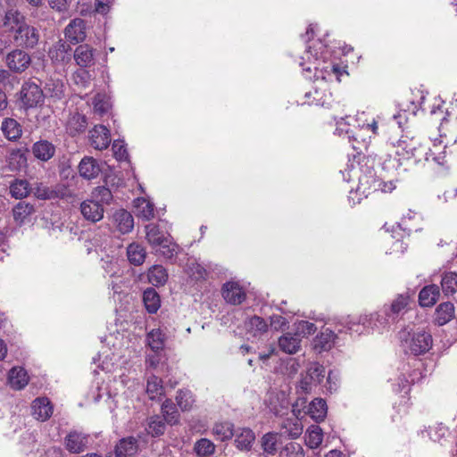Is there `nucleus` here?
Here are the masks:
<instances>
[{"instance_id": "1", "label": "nucleus", "mask_w": 457, "mask_h": 457, "mask_svg": "<svg viewBox=\"0 0 457 457\" xmlns=\"http://www.w3.org/2000/svg\"><path fill=\"white\" fill-rule=\"evenodd\" d=\"M145 231L147 243L156 253L166 259H172L178 255L179 246L172 241L170 235L166 236L157 225L148 224L145 227Z\"/></svg>"}, {"instance_id": "2", "label": "nucleus", "mask_w": 457, "mask_h": 457, "mask_svg": "<svg viewBox=\"0 0 457 457\" xmlns=\"http://www.w3.org/2000/svg\"><path fill=\"white\" fill-rule=\"evenodd\" d=\"M401 347L406 353L424 354L432 347L431 335L423 329L404 328L399 332Z\"/></svg>"}, {"instance_id": "3", "label": "nucleus", "mask_w": 457, "mask_h": 457, "mask_svg": "<svg viewBox=\"0 0 457 457\" xmlns=\"http://www.w3.org/2000/svg\"><path fill=\"white\" fill-rule=\"evenodd\" d=\"M303 59H306L310 63V65L306 67H304L303 62L300 63V65L303 67V70L306 78L312 79L311 73L312 72V70H314L315 79H321L322 80H331L333 77H336L337 79H339V68L330 62H322L321 63L318 53L313 54L312 52L307 51L305 57H303Z\"/></svg>"}, {"instance_id": "4", "label": "nucleus", "mask_w": 457, "mask_h": 457, "mask_svg": "<svg viewBox=\"0 0 457 457\" xmlns=\"http://www.w3.org/2000/svg\"><path fill=\"white\" fill-rule=\"evenodd\" d=\"M324 377L325 368L317 362L311 363L306 372L301 374V378L296 386L297 394H311L312 390L320 384Z\"/></svg>"}, {"instance_id": "5", "label": "nucleus", "mask_w": 457, "mask_h": 457, "mask_svg": "<svg viewBox=\"0 0 457 457\" xmlns=\"http://www.w3.org/2000/svg\"><path fill=\"white\" fill-rule=\"evenodd\" d=\"M45 96L40 87L32 81H26L19 92L20 107L24 110L37 108L44 104Z\"/></svg>"}, {"instance_id": "6", "label": "nucleus", "mask_w": 457, "mask_h": 457, "mask_svg": "<svg viewBox=\"0 0 457 457\" xmlns=\"http://www.w3.org/2000/svg\"><path fill=\"white\" fill-rule=\"evenodd\" d=\"M12 30L14 32V41L19 46L32 48L38 42L39 35L37 30L29 24L19 28L12 26Z\"/></svg>"}, {"instance_id": "7", "label": "nucleus", "mask_w": 457, "mask_h": 457, "mask_svg": "<svg viewBox=\"0 0 457 457\" xmlns=\"http://www.w3.org/2000/svg\"><path fill=\"white\" fill-rule=\"evenodd\" d=\"M379 317L380 315L378 313L361 316L357 321H346L345 327L351 334L355 333L361 335L364 332H368L370 329H373L374 328H380Z\"/></svg>"}, {"instance_id": "8", "label": "nucleus", "mask_w": 457, "mask_h": 457, "mask_svg": "<svg viewBox=\"0 0 457 457\" xmlns=\"http://www.w3.org/2000/svg\"><path fill=\"white\" fill-rule=\"evenodd\" d=\"M408 305V297L403 295H398L391 303L389 307H384L382 313H378L379 325L385 327L390 321H395L396 317L403 311Z\"/></svg>"}, {"instance_id": "9", "label": "nucleus", "mask_w": 457, "mask_h": 457, "mask_svg": "<svg viewBox=\"0 0 457 457\" xmlns=\"http://www.w3.org/2000/svg\"><path fill=\"white\" fill-rule=\"evenodd\" d=\"M5 61L8 68L16 73L24 71L31 62L29 54L20 49L9 53Z\"/></svg>"}, {"instance_id": "10", "label": "nucleus", "mask_w": 457, "mask_h": 457, "mask_svg": "<svg viewBox=\"0 0 457 457\" xmlns=\"http://www.w3.org/2000/svg\"><path fill=\"white\" fill-rule=\"evenodd\" d=\"M64 35L71 44L83 42L87 37L85 21L80 18L71 20L64 29Z\"/></svg>"}, {"instance_id": "11", "label": "nucleus", "mask_w": 457, "mask_h": 457, "mask_svg": "<svg viewBox=\"0 0 457 457\" xmlns=\"http://www.w3.org/2000/svg\"><path fill=\"white\" fill-rule=\"evenodd\" d=\"M395 187L392 182L384 183L379 180H376L372 176H363L359 179V186L356 189V194H361L367 196L370 190L380 189L383 192H390Z\"/></svg>"}, {"instance_id": "12", "label": "nucleus", "mask_w": 457, "mask_h": 457, "mask_svg": "<svg viewBox=\"0 0 457 457\" xmlns=\"http://www.w3.org/2000/svg\"><path fill=\"white\" fill-rule=\"evenodd\" d=\"M88 444V436L79 431H71L64 438V446L71 453L84 452Z\"/></svg>"}, {"instance_id": "13", "label": "nucleus", "mask_w": 457, "mask_h": 457, "mask_svg": "<svg viewBox=\"0 0 457 457\" xmlns=\"http://www.w3.org/2000/svg\"><path fill=\"white\" fill-rule=\"evenodd\" d=\"M90 145L97 150L106 149L111 143L109 129L104 125H96L89 131Z\"/></svg>"}, {"instance_id": "14", "label": "nucleus", "mask_w": 457, "mask_h": 457, "mask_svg": "<svg viewBox=\"0 0 457 457\" xmlns=\"http://www.w3.org/2000/svg\"><path fill=\"white\" fill-rule=\"evenodd\" d=\"M138 451L137 440L133 436L122 438L116 445L114 452L107 457H132Z\"/></svg>"}, {"instance_id": "15", "label": "nucleus", "mask_w": 457, "mask_h": 457, "mask_svg": "<svg viewBox=\"0 0 457 457\" xmlns=\"http://www.w3.org/2000/svg\"><path fill=\"white\" fill-rule=\"evenodd\" d=\"M80 212L84 219L91 222H97L104 217V207L91 197L80 204Z\"/></svg>"}, {"instance_id": "16", "label": "nucleus", "mask_w": 457, "mask_h": 457, "mask_svg": "<svg viewBox=\"0 0 457 457\" xmlns=\"http://www.w3.org/2000/svg\"><path fill=\"white\" fill-rule=\"evenodd\" d=\"M222 295L227 303L234 305L242 303L245 299L244 289L237 282H227L224 284Z\"/></svg>"}, {"instance_id": "17", "label": "nucleus", "mask_w": 457, "mask_h": 457, "mask_svg": "<svg viewBox=\"0 0 457 457\" xmlns=\"http://www.w3.org/2000/svg\"><path fill=\"white\" fill-rule=\"evenodd\" d=\"M95 53L96 50L91 46L79 45L74 51V60L82 68L90 67L95 64Z\"/></svg>"}, {"instance_id": "18", "label": "nucleus", "mask_w": 457, "mask_h": 457, "mask_svg": "<svg viewBox=\"0 0 457 457\" xmlns=\"http://www.w3.org/2000/svg\"><path fill=\"white\" fill-rule=\"evenodd\" d=\"M112 224L121 234H127L134 228V219L130 212L120 209L112 215Z\"/></svg>"}, {"instance_id": "19", "label": "nucleus", "mask_w": 457, "mask_h": 457, "mask_svg": "<svg viewBox=\"0 0 457 457\" xmlns=\"http://www.w3.org/2000/svg\"><path fill=\"white\" fill-rule=\"evenodd\" d=\"M79 175L86 179H93L101 172L99 162L93 157H84L79 164Z\"/></svg>"}, {"instance_id": "20", "label": "nucleus", "mask_w": 457, "mask_h": 457, "mask_svg": "<svg viewBox=\"0 0 457 457\" xmlns=\"http://www.w3.org/2000/svg\"><path fill=\"white\" fill-rule=\"evenodd\" d=\"M1 131L7 140L15 142L22 136V126L15 119L4 118L1 123Z\"/></svg>"}, {"instance_id": "21", "label": "nucleus", "mask_w": 457, "mask_h": 457, "mask_svg": "<svg viewBox=\"0 0 457 457\" xmlns=\"http://www.w3.org/2000/svg\"><path fill=\"white\" fill-rule=\"evenodd\" d=\"M34 212V205L24 201L19 202L12 209L14 221L19 226L29 222Z\"/></svg>"}, {"instance_id": "22", "label": "nucleus", "mask_w": 457, "mask_h": 457, "mask_svg": "<svg viewBox=\"0 0 457 457\" xmlns=\"http://www.w3.org/2000/svg\"><path fill=\"white\" fill-rule=\"evenodd\" d=\"M31 408L33 416L41 421L48 420L53 414V406L46 397L34 400Z\"/></svg>"}, {"instance_id": "23", "label": "nucleus", "mask_w": 457, "mask_h": 457, "mask_svg": "<svg viewBox=\"0 0 457 457\" xmlns=\"http://www.w3.org/2000/svg\"><path fill=\"white\" fill-rule=\"evenodd\" d=\"M278 347L285 353L295 354L301 348V338L296 333H286L278 338Z\"/></svg>"}, {"instance_id": "24", "label": "nucleus", "mask_w": 457, "mask_h": 457, "mask_svg": "<svg viewBox=\"0 0 457 457\" xmlns=\"http://www.w3.org/2000/svg\"><path fill=\"white\" fill-rule=\"evenodd\" d=\"M32 153L37 159L46 162L54 155L55 147L47 140H39L33 144Z\"/></svg>"}, {"instance_id": "25", "label": "nucleus", "mask_w": 457, "mask_h": 457, "mask_svg": "<svg viewBox=\"0 0 457 457\" xmlns=\"http://www.w3.org/2000/svg\"><path fill=\"white\" fill-rule=\"evenodd\" d=\"M8 383L15 390L24 388L29 383L27 371L21 367H14L9 371Z\"/></svg>"}, {"instance_id": "26", "label": "nucleus", "mask_w": 457, "mask_h": 457, "mask_svg": "<svg viewBox=\"0 0 457 457\" xmlns=\"http://www.w3.org/2000/svg\"><path fill=\"white\" fill-rule=\"evenodd\" d=\"M335 333L329 329H323L314 339V348L319 352L328 351L334 345Z\"/></svg>"}, {"instance_id": "27", "label": "nucleus", "mask_w": 457, "mask_h": 457, "mask_svg": "<svg viewBox=\"0 0 457 457\" xmlns=\"http://www.w3.org/2000/svg\"><path fill=\"white\" fill-rule=\"evenodd\" d=\"M235 445L239 450H250L255 440L254 433L250 428H239L236 434Z\"/></svg>"}, {"instance_id": "28", "label": "nucleus", "mask_w": 457, "mask_h": 457, "mask_svg": "<svg viewBox=\"0 0 457 457\" xmlns=\"http://www.w3.org/2000/svg\"><path fill=\"white\" fill-rule=\"evenodd\" d=\"M395 146L396 148V154L402 155L404 158L417 157L420 151L417 148V143L413 139L402 138L397 141Z\"/></svg>"}, {"instance_id": "29", "label": "nucleus", "mask_w": 457, "mask_h": 457, "mask_svg": "<svg viewBox=\"0 0 457 457\" xmlns=\"http://www.w3.org/2000/svg\"><path fill=\"white\" fill-rule=\"evenodd\" d=\"M134 207L137 217L150 220L154 217V205L148 200L139 197L134 201Z\"/></svg>"}, {"instance_id": "30", "label": "nucleus", "mask_w": 457, "mask_h": 457, "mask_svg": "<svg viewBox=\"0 0 457 457\" xmlns=\"http://www.w3.org/2000/svg\"><path fill=\"white\" fill-rule=\"evenodd\" d=\"M87 126V118L79 112L71 113L67 121V131L71 136L83 132Z\"/></svg>"}, {"instance_id": "31", "label": "nucleus", "mask_w": 457, "mask_h": 457, "mask_svg": "<svg viewBox=\"0 0 457 457\" xmlns=\"http://www.w3.org/2000/svg\"><path fill=\"white\" fill-rule=\"evenodd\" d=\"M439 296V288L436 285L425 287L419 295L420 304L424 307L434 305Z\"/></svg>"}, {"instance_id": "32", "label": "nucleus", "mask_w": 457, "mask_h": 457, "mask_svg": "<svg viewBox=\"0 0 457 457\" xmlns=\"http://www.w3.org/2000/svg\"><path fill=\"white\" fill-rule=\"evenodd\" d=\"M306 413L316 421L323 420L327 414L326 402L321 398L314 399L307 406Z\"/></svg>"}, {"instance_id": "33", "label": "nucleus", "mask_w": 457, "mask_h": 457, "mask_svg": "<svg viewBox=\"0 0 457 457\" xmlns=\"http://www.w3.org/2000/svg\"><path fill=\"white\" fill-rule=\"evenodd\" d=\"M279 435L278 433H266L261 439L262 448L266 457L273 456L278 451Z\"/></svg>"}, {"instance_id": "34", "label": "nucleus", "mask_w": 457, "mask_h": 457, "mask_svg": "<svg viewBox=\"0 0 457 457\" xmlns=\"http://www.w3.org/2000/svg\"><path fill=\"white\" fill-rule=\"evenodd\" d=\"M127 256L131 264L137 266L145 262L146 252L141 245L132 243L127 247Z\"/></svg>"}, {"instance_id": "35", "label": "nucleus", "mask_w": 457, "mask_h": 457, "mask_svg": "<svg viewBox=\"0 0 457 457\" xmlns=\"http://www.w3.org/2000/svg\"><path fill=\"white\" fill-rule=\"evenodd\" d=\"M248 333L253 337H258L267 332L268 323L264 319L259 316L251 317L245 323Z\"/></svg>"}, {"instance_id": "36", "label": "nucleus", "mask_w": 457, "mask_h": 457, "mask_svg": "<svg viewBox=\"0 0 457 457\" xmlns=\"http://www.w3.org/2000/svg\"><path fill=\"white\" fill-rule=\"evenodd\" d=\"M143 301L146 310L150 313H155L161 306L160 296L153 288H147L144 292Z\"/></svg>"}, {"instance_id": "37", "label": "nucleus", "mask_w": 457, "mask_h": 457, "mask_svg": "<svg viewBox=\"0 0 457 457\" xmlns=\"http://www.w3.org/2000/svg\"><path fill=\"white\" fill-rule=\"evenodd\" d=\"M323 440V433L321 428L317 425L311 426L305 435V443L312 448L315 449L320 445Z\"/></svg>"}, {"instance_id": "38", "label": "nucleus", "mask_w": 457, "mask_h": 457, "mask_svg": "<svg viewBox=\"0 0 457 457\" xmlns=\"http://www.w3.org/2000/svg\"><path fill=\"white\" fill-rule=\"evenodd\" d=\"M168 279L166 270L162 265H154L148 270V280L154 286L163 285Z\"/></svg>"}, {"instance_id": "39", "label": "nucleus", "mask_w": 457, "mask_h": 457, "mask_svg": "<svg viewBox=\"0 0 457 457\" xmlns=\"http://www.w3.org/2000/svg\"><path fill=\"white\" fill-rule=\"evenodd\" d=\"M164 343L165 335L160 328L152 329L147 334V344L153 351L158 352L159 350L163 349Z\"/></svg>"}, {"instance_id": "40", "label": "nucleus", "mask_w": 457, "mask_h": 457, "mask_svg": "<svg viewBox=\"0 0 457 457\" xmlns=\"http://www.w3.org/2000/svg\"><path fill=\"white\" fill-rule=\"evenodd\" d=\"M146 393L150 399H159L163 395L162 380L156 376H150L147 379Z\"/></svg>"}, {"instance_id": "41", "label": "nucleus", "mask_w": 457, "mask_h": 457, "mask_svg": "<svg viewBox=\"0 0 457 457\" xmlns=\"http://www.w3.org/2000/svg\"><path fill=\"white\" fill-rule=\"evenodd\" d=\"M212 433L217 439L225 441L232 438L234 436L233 425L229 422H220L213 426Z\"/></svg>"}, {"instance_id": "42", "label": "nucleus", "mask_w": 457, "mask_h": 457, "mask_svg": "<svg viewBox=\"0 0 457 457\" xmlns=\"http://www.w3.org/2000/svg\"><path fill=\"white\" fill-rule=\"evenodd\" d=\"M454 306L447 302L443 303L436 308V320L439 325L447 323L453 317Z\"/></svg>"}, {"instance_id": "43", "label": "nucleus", "mask_w": 457, "mask_h": 457, "mask_svg": "<svg viewBox=\"0 0 457 457\" xmlns=\"http://www.w3.org/2000/svg\"><path fill=\"white\" fill-rule=\"evenodd\" d=\"M70 49L71 47L66 42L59 40L50 48L49 56L54 62H63Z\"/></svg>"}, {"instance_id": "44", "label": "nucleus", "mask_w": 457, "mask_h": 457, "mask_svg": "<svg viewBox=\"0 0 457 457\" xmlns=\"http://www.w3.org/2000/svg\"><path fill=\"white\" fill-rule=\"evenodd\" d=\"M29 192L30 188L27 180L17 179L10 186V193L12 196L16 199H22L26 197Z\"/></svg>"}, {"instance_id": "45", "label": "nucleus", "mask_w": 457, "mask_h": 457, "mask_svg": "<svg viewBox=\"0 0 457 457\" xmlns=\"http://www.w3.org/2000/svg\"><path fill=\"white\" fill-rule=\"evenodd\" d=\"M441 286L443 292L446 295L454 294L457 289V273H445L442 277Z\"/></svg>"}, {"instance_id": "46", "label": "nucleus", "mask_w": 457, "mask_h": 457, "mask_svg": "<svg viewBox=\"0 0 457 457\" xmlns=\"http://www.w3.org/2000/svg\"><path fill=\"white\" fill-rule=\"evenodd\" d=\"M176 401L182 411L190 410L195 403L194 395L187 389L179 390L177 394Z\"/></svg>"}, {"instance_id": "47", "label": "nucleus", "mask_w": 457, "mask_h": 457, "mask_svg": "<svg viewBox=\"0 0 457 457\" xmlns=\"http://www.w3.org/2000/svg\"><path fill=\"white\" fill-rule=\"evenodd\" d=\"M163 420L168 424H175L178 421L179 413L176 406L170 400H166L162 405Z\"/></svg>"}, {"instance_id": "48", "label": "nucleus", "mask_w": 457, "mask_h": 457, "mask_svg": "<svg viewBox=\"0 0 457 457\" xmlns=\"http://www.w3.org/2000/svg\"><path fill=\"white\" fill-rule=\"evenodd\" d=\"M4 20V25L10 27L11 29L12 26H14V28H19L27 24L25 21V17L20 12L13 9L8 10L5 12Z\"/></svg>"}, {"instance_id": "49", "label": "nucleus", "mask_w": 457, "mask_h": 457, "mask_svg": "<svg viewBox=\"0 0 457 457\" xmlns=\"http://www.w3.org/2000/svg\"><path fill=\"white\" fill-rule=\"evenodd\" d=\"M194 451L198 456L211 455L215 451V445L211 440L201 438L195 442Z\"/></svg>"}, {"instance_id": "50", "label": "nucleus", "mask_w": 457, "mask_h": 457, "mask_svg": "<svg viewBox=\"0 0 457 457\" xmlns=\"http://www.w3.org/2000/svg\"><path fill=\"white\" fill-rule=\"evenodd\" d=\"M91 198L100 204H109L112 200L111 190L105 187H97L91 193Z\"/></svg>"}, {"instance_id": "51", "label": "nucleus", "mask_w": 457, "mask_h": 457, "mask_svg": "<svg viewBox=\"0 0 457 457\" xmlns=\"http://www.w3.org/2000/svg\"><path fill=\"white\" fill-rule=\"evenodd\" d=\"M165 428L163 419L160 416H154L150 418L146 430L151 436H159L164 433Z\"/></svg>"}, {"instance_id": "52", "label": "nucleus", "mask_w": 457, "mask_h": 457, "mask_svg": "<svg viewBox=\"0 0 457 457\" xmlns=\"http://www.w3.org/2000/svg\"><path fill=\"white\" fill-rule=\"evenodd\" d=\"M279 457H305V453L300 444L291 442L281 449Z\"/></svg>"}, {"instance_id": "53", "label": "nucleus", "mask_w": 457, "mask_h": 457, "mask_svg": "<svg viewBox=\"0 0 457 457\" xmlns=\"http://www.w3.org/2000/svg\"><path fill=\"white\" fill-rule=\"evenodd\" d=\"M94 110L99 114L107 112L111 107L110 100L105 95L97 94L93 100Z\"/></svg>"}, {"instance_id": "54", "label": "nucleus", "mask_w": 457, "mask_h": 457, "mask_svg": "<svg viewBox=\"0 0 457 457\" xmlns=\"http://www.w3.org/2000/svg\"><path fill=\"white\" fill-rule=\"evenodd\" d=\"M450 435L448 428L442 423H438L429 429V436L435 442H440Z\"/></svg>"}, {"instance_id": "55", "label": "nucleus", "mask_w": 457, "mask_h": 457, "mask_svg": "<svg viewBox=\"0 0 457 457\" xmlns=\"http://www.w3.org/2000/svg\"><path fill=\"white\" fill-rule=\"evenodd\" d=\"M426 161H433L435 163H436L439 167L438 172L444 173L445 171H447L449 170V166L447 163V160L445 159V155H442L441 154L439 155H436L435 153L429 149L428 153H426Z\"/></svg>"}, {"instance_id": "56", "label": "nucleus", "mask_w": 457, "mask_h": 457, "mask_svg": "<svg viewBox=\"0 0 457 457\" xmlns=\"http://www.w3.org/2000/svg\"><path fill=\"white\" fill-rule=\"evenodd\" d=\"M27 164V157L21 150H14L11 153L10 165L13 169H21Z\"/></svg>"}, {"instance_id": "57", "label": "nucleus", "mask_w": 457, "mask_h": 457, "mask_svg": "<svg viewBox=\"0 0 457 457\" xmlns=\"http://www.w3.org/2000/svg\"><path fill=\"white\" fill-rule=\"evenodd\" d=\"M316 331V326L307 320H301L296 324V334L300 337L312 335Z\"/></svg>"}, {"instance_id": "58", "label": "nucleus", "mask_w": 457, "mask_h": 457, "mask_svg": "<svg viewBox=\"0 0 457 457\" xmlns=\"http://www.w3.org/2000/svg\"><path fill=\"white\" fill-rule=\"evenodd\" d=\"M112 151L115 158L119 161H125L128 159V152L123 141L115 140L112 144Z\"/></svg>"}, {"instance_id": "59", "label": "nucleus", "mask_w": 457, "mask_h": 457, "mask_svg": "<svg viewBox=\"0 0 457 457\" xmlns=\"http://www.w3.org/2000/svg\"><path fill=\"white\" fill-rule=\"evenodd\" d=\"M304 97L307 99L303 104H308L310 105H321L323 106L325 104V100H323V96H321V93L315 89L313 92L309 91L306 92L304 95Z\"/></svg>"}, {"instance_id": "60", "label": "nucleus", "mask_w": 457, "mask_h": 457, "mask_svg": "<svg viewBox=\"0 0 457 457\" xmlns=\"http://www.w3.org/2000/svg\"><path fill=\"white\" fill-rule=\"evenodd\" d=\"M34 195L39 199H51L54 195V192L47 187L40 184L37 185L34 190Z\"/></svg>"}, {"instance_id": "61", "label": "nucleus", "mask_w": 457, "mask_h": 457, "mask_svg": "<svg viewBox=\"0 0 457 457\" xmlns=\"http://www.w3.org/2000/svg\"><path fill=\"white\" fill-rule=\"evenodd\" d=\"M71 2V0H47L49 7L59 12L67 11Z\"/></svg>"}, {"instance_id": "62", "label": "nucleus", "mask_w": 457, "mask_h": 457, "mask_svg": "<svg viewBox=\"0 0 457 457\" xmlns=\"http://www.w3.org/2000/svg\"><path fill=\"white\" fill-rule=\"evenodd\" d=\"M270 325L274 330H279L287 325V321L286 318L280 315H272L270 317Z\"/></svg>"}, {"instance_id": "63", "label": "nucleus", "mask_w": 457, "mask_h": 457, "mask_svg": "<svg viewBox=\"0 0 457 457\" xmlns=\"http://www.w3.org/2000/svg\"><path fill=\"white\" fill-rule=\"evenodd\" d=\"M301 365L297 359L290 358L286 364V371L288 376H295L300 370Z\"/></svg>"}, {"instance_id": "64", "label": "nucleus", "mask_w": 457, "mask_h": 457, "mask_svg": "<svg viewBox=\"0 0 457 457\" xmlns=\"http://www.w3.org/2000/svg\"><path fill=\"white\" fill-rule=\"evenodd\" d=\"M338 386V376L332 371H329L327 378L326 387L327 390L330 393L336 391Z\"/></svg>"}]
</instances>
